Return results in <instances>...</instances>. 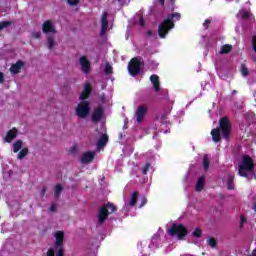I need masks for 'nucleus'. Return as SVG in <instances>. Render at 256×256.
<instances>
[{"label": "nucleus", "mask_w": 256, "mask_h": 256, "mask_svg": "<svg viewBox=\"0 0 256 256\" xmlns=\"http://www.w3.org/2000/svg\"><path fill=\"white\" fill-rule=\"evenodd\" d=\"M89 95H91V84L86 82L84 83V89L80 94V99L82 102L75 108V115L78 117V119H85L86 117H89V113H91V103L85 100L89 98Z\"/></svg>", "instance_id": "obj_1"}, {"label": "nucleus", "mask_w": 256, "mask_h": 256, "mask_svg": "<svg viewBox=\"0 0 256 256\" xmlns=\"http://www.w3.org/2000/svg\"><path fill=\"white\" fill-rule=\"evenodd\" d=\"M238 175L250 180L255 178V163L249 155L242 156L238 164Z\"/></svg>", "instance_id": "obj_2"}, {"label": "nucleus", "mask_w": 256, "mask_h": 256, "mask_svg": "<svg viewBox=\"0 0 256 256\" xmlns=\"http://www.w3.org/2000/svg\"><path fill=\"white\" fill-rule=\"evenodd\" d=\"M179 19H181V14L179 12L169 14L158 26L159 37L165 39V37H167V33H169L171 29L175 28V23H173V21H179Z\"/></svg>", "instance_id": "obj_3"}, {"label": "nucleus", "mask_w": 256, "mask_h": 256, "mask_svg": "<svg viewBox=\"0 0 256 256\" xmlns=\"http://www.w3.org/2000/svg\"><path fill=\"white\" fill-rule=\"evenodd\" d=\"M117 211V207L111 203H107L105 206H102L99 209L98 213V223L99 225H103L105 221H107V217H109V213H115Z\"/></svg>", "instance_id": "obj_4"}, {"label": "nucleus", "mask_w": 256, "mask_h": 256, "mask_svg": "<svg viewBox=\"0 0 256 256\" xmlns=\"http://www.w3.org/2000/svg\"><path fill=\"white\" fill-rule=\"evenodd\" d=\"M54 237V247L56 251V256H65V249L63 248V242L65 241V233L63 231H56Z\"/></svg>", "instance_id": "obj_5"}, {"label": "nucleus", "mask_w": 256, "mask_h": 256, "mask_svg": "<svg viewBox=\"0 0 256 256\" xmlns=\"http://www.w3.org/2000/svg\"><path fill=\"white\" fill-rule=\"evenodd\" d=\"M168 235L176 236L178 239H183L187 236V228L182 224H173L170 229H168Z\"/></svg>", "instance_id": "obj_6"}, {"label": "nucleus", "mask_w": 256, "mask_h": 256, "mask_svg": "<svg viewBox=\"0 0 256 256\" xmlns=\"http://www.w3.org/2000/svg\"><path fill=\"white\" fill-rule=\"evenodd\" d=\"M142 65L143 62H141L137 58H133L128 64V71L130 75H132V77L139 75V73L141 72Z\"/></svg>", "instance_id": "obj_7"}, {"label": "nucleus", "mask_w": 256, "mask_h": 256, "mask_svg": "<svg viewBox=\"0 0 256 256\" xmlns=\"http://www.w3.org/2000/svg\"><path fill=\"white\" fill-rule=\"evenodd\" d=\"M219 125L224 139H229V136L231 135V123L229 122V119L227 117H223L220 119Z\"/></svg>", "instance_id": "obj_8"}, {"label": "nucleus", "mask_w": 256, "mask_h": 256, "mask_svg": "<svg viewBox=\"0 0 256 256\" xmlns=\"http://www.w3.org/2000/svg\"><path fill=\"white\" fill-rule=\"evenodd\" d=\"M79 65L82 73L85 75L91 73V61L88 60L87 56H81L79 58Z\"/></svg>", "instance_id": "obj_9"}, {"label": "nucleus", "mask_w": 256, "mask_h": 256, "mask_svg": "<svg viewBox=\"0 0 256 256\" xmlns=\"http://www.w3.org/2000/svg\"><path fill=\"white\" fill-rule=\"evenodd\" d=\"M136 123L138 125H141V123H143V120L145 119V115H147V106L145 105H141L138 106L136 109Z\"/></svg>", "instance_id": "obj_10"}, {"label": "nucleus", "mask_w": 256, "mask_h": 256, "mask_svg": "<svg viewBox=\"0 0 256 256\" xmlns=\"http://www.w3.org/2000/svg\"><path fill=\"white\" fill-rule=\"evenodd\" d=\"M42 33H45L46 35H49V33H52V35H55V33H57V30L55 29V25H53V22H51V20H46L43 23Z\"/></svg>", "instance_id": "obj_11"}, {"label": "nucleus", "mask_w": 256, "mask_h": 256, "mask_svg": "<svg viewBox=\"0 0 256 256\" xmlns=\"http://www.w3.org/2000/svg\"><path fill=\"white\" fill-rule=\"evenodd\" d=\"M104 113L105 112L103 110V107L98 106L97 108H95L94 112L92 113V116H91L92 123H99V121H101V119H103Z\"/></svg>", "instance_id": "obj_12"}, {"label": "nucleus", "mask_w": 256, "mask_h": 256, "mask_svg": "<svg viewBox=\"0 0 256 256\" xmlns=\"http://www.w3.org/2000/svg\"><path fill=\"white\" fill-rule=\"evenodd\" d=\"M108 16H109V13H107V12H104L102 14L100 37H103V35H105V32L109 31V21L107 20Z\"/></svg>", "instance_id": "obj_13"}, {"label": "nucleus", "mask_w": 256, "mask_h": 256, "mask_svg": "<svg viewBox=\"0 0 256 256\" xmlns=\"http://www.w3.org/2000/svg\"><path fill=\"white\" fill-rule=\"evenodd\" d=\"M93 159H95V152L88 151L82 155L80 163L88 165V163H92Z\"/></svg>", "instance_id": "obj_14"}, {"label": "nucleus", "mask_w": 256, "mask_h": 256, "mask_svg": "<svg viewBox=\"0 0 256 256\" xmlns=\"http://www.w3.org/2000/svg\"><path fill=\"white\" fill-rule=\"evenodd\" d=\"M23 61L18 60L15 64H12L10 67V73L12 75H17V73H21V69H23Z\"/></svg>", "instance_id": "obj_15"}, {"label": "nucleus", "mask_w": 256, "mask_h": 256, "mask_svg": "<svg viewBox=\"0 0 256 256\" xmlns=\"http://www.w3.org/2000/svg\"><path fill=\"white\" fill-rule=\"evenodd\" d=\"M17 133H18L17 128H12L11 130H9L4 138L5 143H11L13 139H16Z\"/></svg>", "instance_id": "obj_16"}, {"label": "nucleus", "mask_w": 256, "mask_h": 256, "mask_svg": "<svg viewBox=\"0 0 256 256\" xmlns=\"http://www.w3.org/2000/svg\"><path fill=\"white\" fill-rule=\"evenodd\" d=\"M205 181H206L205 176H201L200 178H198L195 185V191H197V193H201V190L204 189Z\"/></svg>", "instance_id": "obj_17"}, {"label": "nucleus", "mask_w": 256, "mask_h": 256, "mask_svg": "<svg viewBox=\"0 0 256 256\" xmlns=\"http://www.w3.org/2000/svg\"><path fill=\"white\" fill-rule=\"evenodd\" d=\"M211 135H212V141H214V143H219V141H221V129L214 128L211 131Z\"/></svg>", "instance_id": "obj_18"}, {"label": "nucleus", "mask_w": 256, "mask_h": 256, "mask_svg": "<svg viewBox=\"0 0 256 256\" xmlns=\"http://www.w3.org/2000/svg\"><path fill=\"white\" fill-rule=\"evenodd\" d=\"M108 141H109V136H107V134H103V135L100 137V139L98 140V142H97V147H98V149H101V148H103L104 146H106L107 143H108Z\"/></svg>", "instance_id": "obj_19"}, {"label": "nucleus", "mask_w": 256, "mask_h": 256, "mask_svg": "<svg viewBox=\"0 0 256 256\" xmlns=\"http://www.w3.org/2000/svg\"><path fill=\"white\" fill-rule=\"evenodd\" d=\"M137 199H139V192L135 191L132 193L130 201H128L126 205H129V207H135V205H137Z\"/></svg>", "instance_id": "obj_20"}, {"label": "nucleus", "mask_w": 256, "mask_h": 256, "mask_svg": "<svg viewBox=\"0 0 256 256\" xmlns=\"http://www.w3.org/2000/svg\"><path fill=\"white\" fill-rule=\"evenodd\" d=\"M150 81H151V83H152V85H153V87H154V90L157 91V92H159V90H160V86H159V76H157V75H152V76L150 77Z\"/></svg>", "instance_id": "obj_21"}, {"label": "nucleus", "mask_w": 256, "mask_h": 256, "mask_svg": "<svg viewBox=\"0 0 256 256\" xmlns=\"http://www.w3.org/2000/svg\"><path fill=\"white\" fill-rule=\"evenodd\" d=\"M23 149V141L22 140H17L12 144V150L13 153H19Z\"/></svg>", "instance_id": "obj_22"}, {"label": "nucleus", "mask_w": 256, "mask_h": 256, "mask_svg": "<svg viewBox=\"0 0 256 256\" xmlns=\"http://www.w3.org/2000/svg\"><path fill=\"white\" fill-rule=\"evenodd\" d=\"M237 17L238 19H249L251 17V12L247 10H240Z\"/></svg>", "instance_id": "obj_23"}, {"label": "nucleus", "mask_w": 256, "mask_h": 256, "mask_svg": "<svg viewBox=\"0 0 256 256\" xmlns=\"http://www.w3.org/2000/svg\"><path fill=\"white\" fill-rule=\"evenodd\" d=\"M134 19H135V23H137L138 21L140 27H145V19H143V14L137 13Z\"/></svg>", "instance_id": "obj_24"}, {"label": "nucleus", "mask_w": 256, "mask_h": 256, "mask_svg": "<svg viewBox=\"0 0 256 256\" xmlns=\"http://www.w3.org/2000/svg\"><path fill=\"white\" fill-rule=\"evenodd\" d=\"M55 45H57V43L55 42V37L49 35L47 37V47H48V49L51 51V49H53V47H55Z\"/></svg>", "instance_id": "obj_25"}, {"label": "nucleus", "mask_w": 256, "mask_h": 256, "mask_svg": "<svg viewBox=\"0 0 256 256\" xmlns=\"http://www.w3.org/2000/svg\"><path fill=\"white\" fill-rule=\"evenodd\" d=\"M233 49V46L226 44L223 45L220 49V55H225L227 53H230V51Z\"/></svg>", "instance_id": "obj_26"}, {"label": "nucleus", "mask_w": 256, "mask_h": 256, "mask_svg": "<svg viewBox=\"0 0 256 256\" xmlns=\"http://www.w3.org/2000/svg\"><path fill=\"white\" fill-rule=\"evenodd\" d=\"M29 155V148H23L17 155V159L22 160L25 159Z\"/></svg>", "instance_id": "obj_27"}, {"label": "nucleus", "mask_w": 256, "mask_h": 256, "mask_svg": "<svg viewBox=\"0 0 256 256\" xmlns=\"http://www.w3.org/2000/svg\"><path fill=\"white\" fill-rule=\"evenodd\" d=\"M209 165H211V162L209 160V156L207 154H205L204 157H203V167H204L205 171H207L209 169Z\"/></svg>", "instance_id": "obj_28"}, {"label": "nucleus", "mask_w": 256, "mask_h": 256, "mask_svg": "<svg viewBox=\"0 0 256 256\" xmlns=\"http://www.w3.org/2000/svg\"><path fill=\"white\" fill-rule=\"evenodd\" d=\"M11 25H13V22L11 21L0 22V31H3V29H7V27H11Z\"/></svg>", "instance_id": "obj_29"}, {"label": "nucleus", "mask_w": 256, "mask_h": 256, "mask_svg": "<svg viewBox=\"0 0 256 256\" xmlns=\"http://www.w3.org/2000/svg\"><path fill=\"white\" fill-rule=\"evenodd\" d=\"M62 191H63V186L61 184H57L55 187V197H57V199H59V197L61 196Z\"/></svg>", "instance_id": "obj_30"}, {"label": "nucleus", "mask_w": 256, "mask_h": 256, "mask_svg": "<svg viewBox=\"0 0 256 256\" xmlns=\"http://www.w3.org/2000/svg\"><path fill=\"white\" fill-rule=\"evenodd\" d=\"M192 235L193 237H196V239H199L203 236V231L201 230V228H195Z\"/></svg>", "instance_id": "obj_31"}, {"label": "nucleus", "mask_w": 256, "mask_h": 256, "mask_svg": "<svg viewBox=\"0 0 256 256\" xmlns=\"http://www.w3.org/2000/svg\"><path fill=\"white\" fill-rule=\"evenodd\" d=\"M235 179L234 175L228 176V189L233 190L235 189V185H233V180Z\"/></svg>", "instance_id": "obj_32"}, {"label": "nucleus", "mask_w": 256, "mask_h": 256, "mask_svg": "<svg viewBox=\"0 0 256 256\" xmlns=\"http://www.w3.org/2000/svg\"><path fill=\"white\" fill-rule=\"evenodd\" d=\"M104 73H106V75H111L113 73V67L108 62L105 64Z\"/></svg>", "instance_id": "obj_33"}, {"label": "nucleus", "mask_w": 256, "mask_h": 256, "mask_svg": "<svg viewBox=\"0 0 256 256\" xmlns=\"http://www.w3.org/2000/svg\"><path fill=\"white\" fill-rule=\"evenodd\" d=\"M207 243L212 248L217 247V240H215V238H212V237L208 238Z\"/></svg>", "instance_id": "obj_34"}, {"label": "nucleus", "mask_w": 256, "mask_h": 256, "mask_svg": "<svg viewBox=\"0 0 256 256\" xmlns=\"http://www.w3.org/2000/svg\"><path fill=\"white\" fill-rule=\"evenodd\" d=\"M241 73L243 77H247V75H249V70L245 67V64L241 65Z\"/></svg>", "instance_id": "obj_35"}, {"label": "nucleus", "mask_w": 256, "mask_h": 256, "mask_svg": "<svg viewBox=\"0 0 256 256\" xmlns=\"http://www.w3.org/2000/svg\"><path fill=\"white\" fill-rule=\"evenodd\" d=\"M150 167H151V164H149V163L145 164V165L142 167L141 172L143 173V175H147V171H149Z\"/></svg>", "instance_id": "obj_36"}, {"label": "nucleus", "mask_w": 256, "mask_h": 256, "mask_svg": "<svg viewBox=\"0 0 256 256\" xmlns=\"http://www.w3.org/2000/svg\"><path fill=\"white\" fill-rule=\"evenodd\" d=\"M247 223V218L245 216H240V229H243V224Z\"/></svg>", "instance_id": "obj_37"}, {"label": "nucleus", "mask_w": 256, "mask_h": 256, "mask_svg": "<svg viewBox=\"0 0 256 256\" xmlns=\"http://www.w3.org/2000/svg\"><path fill=\"white\" fill-rule=\"evenodd\" d=\"M68 4L71 5V7H74V5H79V0H67Z\"/></svg>", "instance_id": "obj_38"}, {"label": "nucleus", "mask_w": 256, "mask_h": 256, "mask_svg": "<svg viewBox=\"0 0 256 256\" xmlns=\"http://www.w3.org/2000/svg\"><path fill=\"white\" fill-rule=\"evenodd\" d=\"M252 49L256 53V37H252Z\"/></svg>", "instance_id": "obj_39"}, {"label": "nucleus", "mask_w": 256, "mask_h": 256, "mask_svg": "<svg viewBox=\"0 0 256 256\" xmlns=\"http://www.w3.org/2000/svg\"><path fill=\"white\" fill-rule=\"evenodd\" d=\"M32 36L34 37V39H41V32H33Z\"/></svg>", "instance_id": "obj_40"}, {"label": "nucleus", "mask_w": 256, "mask_h": 256, "mask_svg": "<svg viewBox=\"0 0 256 256\" xmlns=\"http://www.w3.org/2000/svg\"><path fill=\"white\" fill-rule=\"evenodd\" d=\"M46 256H55V249L50 248V249L47 251V255H46Z\"/></svg>", "instance_id": "obj_41"}, {"label": "nucleus", "mask_w": 256, "mask_h": 256, "mask_svg": "<svg viewBox=\"0 0 256 256\" xmlns=\"http://www.w3.org/2000/svg\"><path fill=\"white\" fill-rule=\"evenodd\" d=\"M157 241H159V235H154L152 238L153 245H157Z\"/></svg>", "instance_id": "obj_42"}, {"label": "nucleus", "mask_w": 256, "mask_h": 256, "mask_svg": "<svg viewBox=\"0 0 256 256\" xmlns=\"http://www.w3.org/2000/svg\"><path fill=\"white\" fill-rule=\"evenodd\" d=\"M46 193H47V186H43L40 194L43 197V196H45Z\"/></svg>", "instance_id": "obj_43"}, {"label": "nucleus", "mask_w": 256, "mask_h": 256, "mask_svg": "<svg viewBox=\"0 0 256 256\" xmlns=\"http://www.w3.org/2000/svg\"><path fill=\"white\" fill-rule=\"evenodd\" d=\"M0 83H5V74L3 72H0Z\"/></svg>", "instance_id": "obj_44"}, {"label": "nucleus", "mask_w": 256, "mask_h": 256, "mask_svg": "<svg viewBox=\"0 0 256 256\" xmlns=\"http://www.w3.org/2000/svg\"><path fill=\"white\" fill-rule=\"evenodd\" d=\"M209 23H211V20H205V22L203 23V26L205 27V29L209 28Z\"/></svg>", "instance_id": "obj_45"}, {"label": "nucleus", "mask_w": 256, "mask_h": 256, "mask_svg": "<svg viewBox=\"0 0 256 256\" xmlns=\"http://www.w3.org/2000/svg\"><path fill=\"white\" fill-rule=\"evenodd\" d=\"M146 203H147V198L146 197H142V202L140 204V207H143Z\"/></svg>", "instance_id": "obj_46"}, {"label": "nucleus", "mask_w": 256, "mask_h": 256, "mask_svg": "<svg viewBox=\"0 0 256 256\" xmlns=\"http://www.w3.org/2000/svg\"><path fill=\"white\" fill-rule=\"evenodd\" d=\"M49 211L55 212V211H57V208L55 207V205H52V206L49 208Z\"/></svg>", "instance_id": "obj_47"}, {"label": "nucleus", "mask_w": 256, "mask_h": 256, "mask_svg": "<svg viewBox=\"0 0 256 256\" xmlns=\"http://www.w3.org/2000/svg\"><path fill=\"white\" fill-rule=\"evenodd\" d=\"M146 35H147L148 37H151V35H153V32H152L151 30H148V31L146 32Z\"/></svg>", "instance_id": "obj_48"}, {"label": "nucleus", "mask_w": 256, "mask_h": 256, "mask_svg": "<svg viewBox=\"0 0 256 256\" xmlns=\"http://www.w3.org/2000/svg\"><path fill=\"white\" fill-rule=\"evenodd\" d=\"M159 3L162 5V7L165 5V0H159Z\"/></svg>", "instance_id": "obj_49"}, {"label": "nucleus", "mask_w": 256, "mask_h": 256, "mask_svg": "<svg viewBox=\"0 0 256 256\" xmlns=\"http://www.w3.org/2000/svg\"><path fill=\"white\" fill-rule=\"evenodd\" d=\"M127 123H129V120H125L124 129H127Z\"/></svg>", "instance_id": "obj_50"}, {"label": "nucleus", "mask_w": 256, "mask_h": 256, "mask_svg": "<svg viewBox=\"0 0 256 256\" xmlns=\"http://www.w3.org/2000/svg\"><path fill=\"white\" fill-rule=\"evenodd\" d=\"M253 209H254V211H256V202H254V204H253Z\"/></svg>", "instance_id": "obj_51"}, {"label": "nucleus", "mask_w": 256, "mask_h": 256, "mask_svg": "<svg viewBox=\"0 0 256 256\" xmlns=\"http://www.w3.org/2000/svg\"><path fill=\"white\" fill-rule=\"evenodd\" d=\"M252 256H256V249H255V250H253V252H252Z\"/></svg>", "instance_id": "obj_52"}, {"label": "nucleus", "mask_w": 256, "mask_h": 256, "mask_svg": "<svg viewBox=\"0 0 256 256\" xmlns=\"http://www.w3.org/2000/svg\"><path fill=\"white\" fill-rule=\"evenodd\" d=\"M170 3L173 5V3H175V0H169Z\"/></svg>", "instance_id": "obj_53"}, {"label": "nucleus", "mask_w": 256, "mask_h": 256, "mask_svg": "<svg viewBox=\"0 0 256 256\" xmlns=\"http://www.w3.org/2000/svg\"><path fill=\"white\" fill-rule=\"evenodd\" d=\"M237 93V90L232 91V95H235Z\"/></svg>", "instance_id": "obj_54"}, {"label": "nucleus", "mask_w": 256, "mask_h": 256, "mask_svg": "<svg viewBox=\"0 0 256 256\" xmlns=\"http://www.w3.org/2000/svg\"><path fill=\"white\" fill-rule=\"evenodd\" d=\"M253 61H256V58L255 57H252Z\"/></svg>", "instance_id": "obj_55"}, {"label": "nucleus", "mask_w": 256, "mask_h": 256, "mask_svg": "<svg viewBox=\"0 0 256 256\" xmlns=\"http://www.w3.org/2000/svg\"><path fill=\"white\" fill-rule=\"evenodd\" d=\"M117 1H119V3H121V0H117Z\"/></svg>", "instance_id": "obj_56"}, {"label": "nucleus", "mask_w": 256, "mask_h": 256, "mask_svg": "<svg viewBox=\"0 0 256 256\" xmlns=\"http://www.w3.org/2000/svg\"><path fill=\"white\" fill-rule=\"evenodd\" d=\"M164 133H167V130Z\"/></svg>", "instance_id": "obj_57"}]
</instances>
